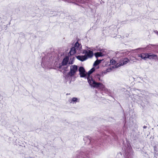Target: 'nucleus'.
I'll use <instances>...</instances> for the list:
<instances>
[{"instance_id":"nucleus-18","label":"nucleus","mask_w":158,"mask_h":158,"mask_svg":"<svg viewBox=\"0 0 158 158\" xmlns=\"http://www.w3.org/2000/svg\"><path fill=\"white\" fill-rule=\"evenodd\" d=\"M96 78H97L98 79V80L99 81H102V80L101 79H100V76L99 74H97L96 76Z\"/></svg>"},{"instance_id":"nucleus-14","label":"nucleus","mask_w":158,"mask_h":158,"mask_svg":"<svg viewBox=\"0 0 158 158\" xmlns=\"http://www.w3.org/2000/svg\"><path fill=\"white\" fill-rule=\"evenodd\" d=\"M69 60V58L68 56H66L64 58L62 62V64L63 65H66L67 64Z\"/></svg>"},{"instance_id":"nucleus-23","label":"nucleus","mask_w":158,"mask_h":158,"mask_svg":"<svg viewBox=\"0 0 158 158\" xmlns=\"http://www.w3.org/2000/svg\"><path fill=\"white\" fill-rule=\"evenodd\" d=\"M154 32L157 35H158V31H156V30H155L154 31Z\"/></svg>"},{"instance_id":"nucleus-21","label":"nucleus","mask_w":158,"mask_h":158,"mask_svg":"<svg viewBox=\"0 0 158 158\" xmlns=\"http://www.w3.org/2000/svg\"><path fill=\"white\" fill-rule=\"evenodd\" d=\"M76 1H77L80 3H84L82 1V0H76Z\"/></svg>"},{"instance_id":"nucleus-24","label":"nucleus","mask_w":158,"mask_h":158,"mask_svg":"<svg viewBox=\"0 0 158 158\" xmlns=\"http://www.w3.org/2000/svg\"><path fill=\"white\" fill-rule=\"evenodd\" d=\"M147 126H144L143 127V128L144 129H146V128H147Z\"/></svg>"},{"instance_id":"nucleus-20","label":"nucleus","mask_w":158,"mask_h":158,"mask_svg":"<svg viewBox=\"0 0 158 158\" xmlns=\"http://www.w3.org/2000/svg\"><path fill=\"white\" fill-rule=\"evenodd\" d=\"M73 59H70V61L69 62V64H72L73 63Z\"/></svg>"},{"instance_id":"nucleus-17","label":"nucleus","mask_w":158,"mask_h":158,"mask_svg":"<svg viewBox=\"0 0 158 158\" xmlns=\"http://www.w3.org/2000/svg\"><path fill=\"white\" fill-rule=\"evenodd\" d=\"M102 60H97L94 63V64L93 66L94 67H95L98 65L99 64H100Z\"/></svg>"},{"instance_id":"nucleus-19","label":"nucleus","mask_w":158,"mask_h":158,"mask_svg":"<svg viewBox=\"0 0 158 158\" xmlns=\"http://www.w3.org/2000/svg\"><path fill=\"white\" fill-rule=\"evenodd\" d=\"M115 63H116V61L114 60H110V63L111 64L113 65V64H115Z\"/></svg>"},{"instance_id":"nucleus-26","label":"nucleus","mask_w":158,"mask_h":158,"mask_svg":"<svg viewBox=\"0 0 158 158\" xmlns=\"http://www.w3.org/2000/svg\"><path fill=\"white\" fill-rule=\"evenodd\" d=\"M98 67H97L96 68V69H98Z\"/></svg>"},{"instance_id":"nucleus-3","label":"nucleus","mask_w":158,"mask_h":158,"mask_svg":"<svg viewBox=\"0 0 158 158\" xmlns=\"http://www.w3.org/2000/svg\"><path fill=\"white\" fill-rule=\"evenodd\" d=\"M79 74L80 76L81 77H88V72L87 73H86L85 72L84 69L82 67H81L79 68ZM88 77H87V78Z\"/></svg>"},{"instance_id":"nucleus-12","label":"nucleus","mask_w":158,"mask_h":158,"mask_svg":"<svg viewBox=\"0 0 158 158\" xmlns=\"http://www.w3.org/2000/svg\"><path fill=\"white\" fill-rule=\"evenodd\" d=\"M155 156L154 158H158V150L157 147H154Z\"/></svg>"},{"instance_id":"nucleus-13","label":"nucleus","mask_w":158,"mask_h":158,"mask_svg":"<svg viewBox=\"0 0 158 158\" xmlns=\"http://www.w3.org/2000/svg\"><path fill=\"white\" fill-rule=\"evenodd\" d=\"M71 103H74L77 102H79V100L76 98H73L69 100Z\"/></svg>"},{"instance_id":"nucleus-15","label":"nucleus","mask_w":158,"mask_h":158,"mask_svg":"<svg viewBox=\"0 0 158 158\" xmlns=\"http://www.w3.org/2000/svg\"><path fill=\"white\" fill-rule=\"evenodd\" d=\"M150 47H149V46H147L146 47L144 48H139L136 49L137 50H141L142 51H144L145 50H150V49L149 48Z\"/></svg>"},{"instance_id":"nucleus-10","label":"nucleus","mask_w":158,"mask_h":158,"mask_svg":"<svg viewBox=\"0 0 158 158\" xmlns=\"http://www.w3.org/2000/svg\"><path fill=\"white\" fill-rule=\"evenodd\" d=\"M157 57V56L156 55L151 54V53H148L147 56V58H148L150 59H153L155 58V57L156 58Z\"/></svg>"},{"instance_id":"nucleus-9","label":"nucleus","mask_w":158,"mask_h":158,"mask_svg":"<svg viewBox=\"0 0 158 158\" xmlns=\"http://www.w3.org/2000/svg\"><path fill=\"white\" fill-rule=\"evenodd\" d=\"M148 53H142L140 54H138V56L141 57L142 59L146 60L147 59V56Z\"/></svg>"},{"instance_id":"nucleus-7","label":"nucleus","mask_w":158,"mask_h":158,"mask_svg":"<svg viewBox=\"0 0 158 158\" xmlns=\"http://www.w3.org/2000/svg\"><path fill=\"white\" fill-rule=\"evenodd\" d=\"M73 47L75 48L76 50L77 51V53H79L81 49V46L78 42H76L74 45Z\"/></svg>"},{"instance_id":"nucleus-22","label":"nucleus","mask_w":158,"mask_h":158,"mask_svg":"<svg viewBox=\"0 0 158 158\" xmlns=\"http://www.w3.org/2000/svg\"><path fill=\"white\" fill-rule=\"evenodd\" d=\"M118 65H113L112 67L114 68H118Z\"/></svg>"},{"instance_id":"nucleus-1","label":"nucleus","mask_w":158,"mask_h":158,"mask_svg":"<svg viewBox=\"0 0 158 158\" xmlns=\"http://www.w3.org/2000/svg\"><path fill=\"white\" fill-rule=\"evenodd\" d=\"M95 70L94 68H93L88 72V76L87 78L88 82L91 87L98 88L103 89L105 88L104 85L102 83L96 82L90 76V74L93 73Z\"/></svg>"},{"instance_id":"nucleus-25","label":"nucleus","mask_w":158,"mask_h":158,"mask_svg":"<svg viewBox=\"0 0 158 158\" xmlns=\"http://www.w3.org/2000/svg\"><path fill=\"white\" fill-rule=\"evenodd\" d=\"M119 53L120 54V56H122V55H121V54H122V53Z\"/></svg>"},{"instance_id":"nucleus-11","label":"nucleus","mask_w":158,"mask_h":158,"mask_svg":"<svg viewBox=\"0 0 158 158\" xmlns=\"http://www.w3.org/2000/svg\"><path fill=\"white\" fill-rule=\"evenodd\" d=\"M76 52L77 53V51L76 50V49L74 47H72L71 48L69 52L71 55H73Z\"/></svg>"},{"instance_id":"nucleus-27","label":"nucleus","mask_w":158,"mask_h":158,"mask_svg":"<svg viewBox=\"0 0 158 158\" xmlns=\"http://www.w3.org/2000/svg\"><path fill=\"white\" fill-rule=\"evenodd\" d=\"M124 55H126V53H125V54H124Z\"/></svg>"},{"instance_id":"nucleus-5","label":"nucleus","mask_w":158,"mask_h":158,"mask_svg":"<svg viewBox=\"0 0 158 158\" xmlns=\"http://www.w3.org/2000/svg\"><path fill=\"white\" fill-rule=\"evenodd\" d=\"M83 53H85V55L87 57V59L89 58H91L93 56V53L92 51L90 50H84Z\"/></svg>"},{"instance_id":"nucleus-6","label":"nucleus","mask_w":158,"mask_h":158,"mask_svg":"<svg viewBox=\"0 0 158 158\" xmlns=\"http://www.w3.org/2000/svg\"><path fill=\"white\" fill-rule=\"evenodd\" d=\"M130 62L129 59L127 58H125L119 61V67L126 64Z\"/></svg>"},{"instance_id":"nucleus-16","label":"nucleus","mask_w":158,"mask_h":158,"mask_svg":"<svg viewBox=\"0 0 158 158\" xmlns=\"http://www.w3.org/2000/svg\"><path fill=\"white\" fill-rule=\"evenodd\" d=\"M94 55L96 57H98L102 56L104 54L101 52H97L95 53Z\"/></svg>"},{"instance_id":"nucleus-4","label":"nucleus","mask_w":158,"mask_h":158,"mask_svg":"<svg viewBox=\"0 0 158 158\" xmlns=\"http://www.w3.org/2000/svg\"><path fill=\"white\" fill-rule=\"evenodd\" d=\"M133 153L130 148H129L128 150H125L124 155L125 158H132Z\"/></svg>"},{"instance_id":"nucleus-2","label":"nucleus","mask_w":158,"mask_h":158,"mask_svg":"<svg viewBox=\"0 0 158 158\" xmlns=\"http://www.w3.org/2000/svg\"><path fill=\"white\" fill-rule=\"evenodd\" d=\"M78 68V67L77 65H73L71 66L70 71L68 73L69 75L71 76H74L77 71Z\"/></svg>"},{"instance_id":"nucleus-8","label":"nucleus","mask_w":158,"mask_h":158,"mask_svg":"<svg viewBox=\"0 0 158 158\" xmlns=\"http://www.w3.org/2000/svg\"><path fill=\"white\" fill-rule=\"evenodd\" d=\"M77 58L81 61H83L87 59V57L84 55V56H77Z\"/></svg>"}]
</instances>
